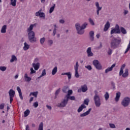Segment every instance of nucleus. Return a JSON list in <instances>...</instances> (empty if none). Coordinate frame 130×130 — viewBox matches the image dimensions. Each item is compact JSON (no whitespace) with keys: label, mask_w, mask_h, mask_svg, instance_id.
<instances>
[{"label":"nucleus","mask_w":130,"mask_h":130,"mask_svg":"<svg viewBox=\"0 0 130 130\" xmlns=\"http://www.w3.org/2000/svg\"><path fill=\"white\" fill-rule=\"evenodd\" d=\"M34 26H35V24H30L27 29V37L30 43H34L37 41V39L35 37V32L32 30L34 28Z\"/></svg>","instance_id":"nucleus-1"},{"label":"nucleus","mask_w":130,"mask_h":130,"mask_svg":"<svg viewBox=\"0 0 130 130\" xmlns=\"http://www.w3.org/2000/svg\"><path fill=\"white\" fill-rule=\"evenodd\" d=\"M120 42H121V40L117 39L115 37H113L110 42L111 48L112 49H115L116 48H117V47L119 46Z\"/></svg>","instance_id":"nucleus-2"},{"label":"nucleus","mask_w":130,"mask_h":130,"mask_svg":"<svg viewBox=\"0 0 130 130\" xmlns=\"http://www.w3.org/2000/svg\"><path fill=\"white\" fill-rule=\"evenodd\" d=\"M93 100L96 107H100L101 106V99L98 93L95 94L93 97Z\"/></svg>","instance_id":"nucleus-3"},{"label":"nucleus","mask_w":130,"mask_h":130,"mask_svg":"<svg viewBox=\"0 0 130 130\" xmlns=\"http://www.w3.org/2000/svg\"><path fill=\"white\" fill-rule=\"evenodd\" d=\"M130 104V98L129 97H125L123 99L121 102V105L123 107H127Z\"/></svg>","instance_id":"nucleus-4"},{"label":"nucleus","mask_w":130,"mask_h":130,"mask_svg":"<svg viewBox=\"0 0 130 130\" xmlns=\"http://www.w3.org/2000/svg\"><path fill=\"white\" fill-rule=\"evenodd\" d=\"M76 29L77 31L78 34L79 35H83L85 33V30L81 27V24L80 23H77L75 24Z\"/></svg>","instance_id":"nucleus-5"},{"label":"nucleus","mask_w":130,"mask_h":130,"mask_svg":"<svg viewBox=\"0 0 130 130\" xmlns=\"http://www.w3.org/2000/svg\"><path fill=\"white\" fill-rule=\"evenodd\" d=\"M38 60H39L38 58H36L35 59L34 62L31 64L35 71H38V70H39V68H40V63L38 62Z\"/></svg>","instance_id":"nucleus-6"},{"label":"nucleus","mask_w":130,"mask_h":130,"mask_svg":"<svg viewBox=\"0 0 130 130\" xmlns=\"http://www.w3.org/2000/svg\"><path fill=\"white\" fill-rule=\"evenodd\" d=\"M111 34H120V29L118 24H116L114 28H111Z\"/></svg>","instance_id":"nucleus-7"},{"label":"nucleus","mask_w":130,"mask_h":130,"mask_svg":"<svg viewBox=\"0 0 130 130\" xmlns=\"http://www.w3.org/2000/svg\"><path fill=\"white\" fill-rule=\"evenodd\" d=\"M68 102H69V98L64 97V98L62 100L60 104H58V107H66L68 105Z\"/></svg>","instance_id":"nucleus-8"},{"label":"nucleus","mask_w":130,"mask_h":130,"mask_svg":"<svg viewBox=\"0 0 130 130\" xmlns=\"http://www.w3.org/2000/svg\"><path fill=\"white\" fill-rule=\"evenodd\" d=\"M75 77V78H80V74L78 70H79V62L77 61L74 66Z\"/></svg>","instance_id":"nucleus-9"},{"label":"nucleus","mask_w":130,"mask_h":130,"mask_svg":"<svg viewBox=\"0 0 130 130\" xmlns=\"http://www.w3.org/2000/svg\"><path fill=\"white\" fill-rule=\"evenodd\" d=\"M93 66L97 70H102V66L98 60H94L92 62Z\"/></svg>","instance_id":"nucleus-10"},{"label":"nucleus","mask_w":130,"mask_h":130,"mask_svg":"<svg viewBox=\"0 0 130 130\" xmlns=\"http://www.w3.org/2000/svg\"><path fill=\"white\" fill-rule=\"evenodd\" d=\"M35 16L36 17H39L40 18H41L42 19H45V13H44V12H42L41 10L36 12Z\"/></svg>","instance_id":"nucleus-11"},{"label":"nucleus","mask_w":130,"mask_h":130,"mask_svg":"<svg viewBox=\"0 0 130 130\" xmlns=\"http://www.w3.org/2000/svg\"><path fill=\"white\" fill-rule=\"evenodd\" d=\"M9 94L10 103H12V102H13V98L15 97V91L11 89L9 91Z\"/></svg>","instance_id":"nucleus-12"},{"label":"nucleus","mask_w":130,"mask_h":130,"mask_svg":"<svg viewBox=\"0 0 130 130\" xmlns=\"http://www.w3.org/2000/svg\"><path fill=\"white\" fill-rule=\"evenodd\" d=\"M119 76H122L123 78H127L128 77V69H125L124 73L122 72V74H120V72H119Z\"/></svg>","instance_id":"nucleus-13"},{"label":"nucleus","mask_w":130,"mask_h":130,"mask_svg":"<svg viewBox=\"0 0 130 130\" xmlns=\"http://www.w3.org/2000/svg\"><path fill=\"white\" fill-rule=\"evenodd\" d=\"M86 52L87 54V56L88 57H91L94 55V54L92 52V48L91 47H88L86 50Z\"/></svg>","instance_id":"nucleus-14"},{"label":"nucleus","mask_w":130,"mask_h":130,"mask_svg":"<svg viewBox=\"0 0 130 130\" xmlns=\"http://www.w3.org/2000/svg\"><path fill=\"white\" fill-rule=\"evenodd\" d=\"M30 48V45L28 44L26 42H25L23 43V49L24 50V51H27L28 49Z\"/></svg>","instance_id":"nucleus-15"},{"label":"nucleus","mask_w":130,"mask_h":130,"mask_svg":"<svg viewBox=\"0 0 130 130\" xmlns=\"http://www.w3.org/2000/svg\"><path fill=\"white\" fill-rule=\"evenodd\" d=\"M91 110H92V109L90 108L88 109V110L82 114H80L81 117H84L85 116H87V115H89L90 114V112H91Z\"/></svg>","instance_id":"nucleus-16"},{"label":"nucleus","mask_w":130,"mask_h":130,"mask_svg":"<svg viewBox=\"0 0 130 130\" xmlns=\"http://www.w3.org/2000/svg\"><path fill=\"white\" fill-rule=\"evenodd\" d=\"M120 95H121V93H120V92H118L116 93V96L114 99L115 102H118L119 101V99H120Z\"/></svg>","instance_id":"nucleus-17"},{"label":"nucleus","mask_w":130,"mask_h":130,"mask_svg":"<svg viewBox=\"0 0 130 130\" xmlns=\"http://www.w3.org/2000/svg\"><path fill=\"white\" fill-rule=\"evenodd\" d=\"M109 28H110V23L109 22V21H107L105 25L104 31L105 32H106V31H107V30H108Z\"/></svg>","instance_id":"nucleus-18"},{"label":"nucleus","mask_w":130,"mask_h":130,"mask_svg":"<svg viewBox=\"0 0 130 130\" xmlns=\"http://www.w3.org/2000/svg\"><path fill=\"white\" fill-rule=\"evenodd\" d=\"M115 67V64H113L111 67L108 68L107 69L105 70V73L106 74H107L108 73H109V72H111V71H112V70H113V68H114Z\"/></svg>","instance_id":"nucleus-19"},{"label":"nucleus","mask_w":130,"mask_h":130,"mask_svg":"<svg viewBox=\"0 0 130 130\" xmlns=\"http://www.w3.org/2000/svg\"><path fill=\"white\" fill-rule=\"evenodd\" d=\"M16 90L19 93V95L20 99L21 100H23V95L22 94V90H21V88H20V87L17 86L16 88Z\"/></svg>","instance_id":"nucleus-20"},{"label":"nucleus","mask_w":130,"mask_h":130,"mask_svg":"<svg viewBox=\"0 0 130 130\" xmlns=\"http://www.w3.org/2000/svg\"><path fill=\"white\" fill-rule=\"evenodd\" d=\"M61 76H67L68 80H71V79H72V74L71 72L62 73H61Z\"/></svg>","instance_id":"nucleus-21"},{"label":"nucleus","mask_w":130,"mask_h":130,"mask_svg":"<svg viewBox=\"0 0 130 130\" xmlns=\"http://www.w3.org/2000/svg\"><path fill=\"white\" fill-rule=\"evenodd\" d=\"M24 79L25 82H31L32 78L28 76V74L25 73L24 74Z\"/></svg>","instance_id":"nucleus-22"},{"label":"nucleus","mask_w":130,"mask_h":130,"mask_svg":"<svg viewBox=\"0 0 130 130\" xmlns=\"http://www.w3.org/2000/svg\"><path fill=\"white\" fill-rule=\"evenodd\" d=\"M85 108H86L85 105L84 104H82L79 107L77 110V112L80 113V112H82V111H83V109H85Z\"/></svg>","instance_id":"nucleus-23"},{"label":"nucleus","mask_w":130,"mask_h":130,"mask_svg":"<svg viewBox=\"0 0 130 130\" xmlns=\"http://www.w3.org/2000/svg\"><path fill=\"white\" fill-rule=\"evenodd\" d=\"M80 90L83 92V93H85L86 91L88 90V87H87L86 85H84L81 86V88H80Z\"/></svg>","instance_id":"nucleus-24"},{"label":"nucleus","mask_w":130,"mask_h":130,"mask_svg":"<svg viewBox=\"0 0 130 130\" xmlns=\"http://www.w3.org/2000/svg\"><path fill=\"white\" fill-rule=\"evenodd\" d=\"M18 60V59L17 58V57L15 55H12L11 56V58L10 60V62H14L15 61H17Z\"/></svg>","instance_id":"nucleus-25"},{"label":"nucleus","mask_w":130,"mask_h":130,"mask_svg":"<svg viewBox=\"0 0 130 130\" xmlns=\"http://www.w3.org/2000/svg\"><path fill=\"white\" fill-rule=\"evenodd\" d=\"M1 32L3 34L7 32V25H4L2 26Z\"/></svg>","instance_id":"nucleus-26"},{"label":"nucleus","mask_w":130,"mask_h":130,"mask_svg":"<svg viewBox=\"0 0 130 130\" xmlns=\"http://www.w3.org/2000/svg\"><path fill=\"white\" fill-rule=\"evenodd\" d=\"M46 41V38L45 37L41 38L40 40V43L41 45H44V43Z\"/></svg>","instance_id":"nucleus-27"},{"label":"nucleus","mask_w":130,"mask_h":130,"mask_svg":"<svg viewBox=\"0 0 130 130\" xmlns=\"http://www.w3.org/2000/svg\"><path fill=\"white\" fill-rule=\"evenodd\" d=\"M56 73H57V67H55L52 70L51 74L52 76H54Z\"/></svg>","instance_id":"nucleus-28"},{"label":"nucleus","mask_w":130,"mask_h":130,"mask_svg":"<svg viewBox=\"0 0 130 130\" xmlns=\"http://www.w3.org/2000/svg\"><path fill=\"white\" fill-rule=\"evenodd\" d=\"M44 76H46V70L44 69L42 72L41 75L38 77V79H40L42 78V77H44Z\"/></svg>","instance_id":"nucleus-29"},{"label":"nucleus","mask_w":130,"mask_h":130,"mask_svg":"<svg viewBox=\"0 0 130 130\" xmlns=\"http://www.w3.org/2000/svg\"><path fill=\"white\" fill-rule=\"evenodd\" d=\"M125 66H126L125 64H123L121 66V68H120V71H119L120 75L122 74V73H123V70H124V68H125Z\"/></svg>","instance_id":"nucleus-30"},{"label":"nucleus","mask_w":130,"mask_h":130,"mask_svg":"<svg viewBox=\"0 0 130 130\" xmlns=\"http://www.w3.org/2000/svg\"><path fill=\"white\" fill-rule=\"evenodd\" d=\"M95 6L96 8V10H99L101 11V10H102V7L100 6V5H99V3L98 2H95Z\"/></svg>","instance_id":"nucleus-31"},{"label":"nucleus","mask_w":130,"mask_h":130,"mask_svg":"<svg viewBox=\"0 0 130 130\" xmlns=\"http://www.w3.org/2000/svg\"><path fill=\"white\" fill-rule=\"evenodd\" d=\"M89 35H90V40L91 41H93V40H94V32L93 31H90Z\"/></svg>","instance_id":"nucleus-32"},{"label":"nucleus","mask_w":130,"mask_h":130,"mask_svg":"<svg viewBox=\"0 0 130 130\" xmlns=\"http://www.w3.org/2000/svg\"><path fill=\"white\" fill-rule=\"evenodd\" d=\"M34 96L36 98H37V95H38V91H35L32 92H30L29 94V96Z\"/></svg>","instance_id":"nucleus-33"},{"label":"nucleus","mask_w":130,"mask_h":130,"mask_svg":"<svg viewBox=\"0 0 130 130\" xmlns=\"http://www.w3.org/2000/svg\"><path fill=\"white\" fill-rule=\"evenodd\" d=\"M10 5H11L12 7H16V5H17V0H10Z\"/></svg>","instance_id":"nucleus-34"},{"label":"nucleus","mask_w":130,"mask_h":130,"mask_svg":"<svg viewBox=\"0 0 130 130\" xmlns=\"http://www.w3.org/2000/svg\"><path fill=\"white\" fill-rule=\"evenodd\" d=\"M120 32H121L122 34H126L127 33L126 30L123 27H120Z\"/></svg>","instance_id":"nucleus-35"},{"label":"nucleus","mask_w":130,"mask_h":130,"mask_svg":"<svg viewBox=\"0 0 130 130\" xmlns=\"http://www.w3.org/2000/svg\"><path fill=\"white\" fill-rule=\"evenodd\" d=\"M72 94H73V90H69L68 94L66 95L65 97H66L67 98H68V99H69L70 98V96H71V95H72Z\"/></svg>","instance_id":"nucleus-36"},{"label":"nucleus","mask_w":130,"mask_h":130,"mask_svg":"<svg viewBox=\"0 0 130 130\" xmlns=\"http://www.w3.org/2000/svg\"><path fill=\"white\" fill-rule=\"evenodd\" d=\"M24 117H27L29 114H30V110H26L24 112Z\"/></svg>","instance_id":"nucleus-37"},{"label":"nucleus","mask_w":130,"mask_h":130,"mask_svg":"<svg viewBox=\"0 0 130 130\" xmlns=\"http://www.w3.org/2000/svg\"><path fill=\"white\" fill-rule=\"evenodd\" d=\"M55 8V4L53 5V6L51 7L50 8L49 10V14H51L52 13V12H53L54 11V9Z\"/></svg>","instance_id":"nucleus-38"},{"label":"nucleus","mask_w":130,"mask_h":130,"mask_svg":"<svg viewBox=\"0 0 130 130\" xmlns=\"http://www.w3.org/2000/svg\"><path fill=\"white\" fill-rule=\"evenodd\" d=\"M105 99L106 101H107L108 99H109V93L108 92H106V93L104 95Z\"/></svg>","instance_id":"nucleus-39"},{"label":"nucleus","mask_w":130,"mask_h":130,"mask_svg":"<svg viewBox=\"0 0 130 130\" xmlns=\"http://www.w3.org/2000/svg\"><path fill=\"white\" fill-rule=\"evenodd\" d=\"M0 71L2 72H6V71H7V67L5 66H0Z\"/></svg>","instance_id":"nucleus-40"},{"label":"nucleus","mask_w":130,"mask_h":130,"mask_svg":"<svg viewBox=\"0 0 130 130\" xmlns=\"http://www.w3.org/2000/svg\"><path fill=\"white\" fill-rule=\"evenodd\" d=\"M129 49H130V40L129 41V43H128V45L127 46V48H126V50H125V51L124 52V53L125 54L127 53V52L129 50Z\"/></svg>","instance_id":"nucleus-41"},{"label":"nucleus","mask_w":130,"mask_h":130,"mask_svg":"<svg viewBox=\"0 0 130 130\" xmlns=\"http://www.w3.org/2000/svg\"><path fill=\"white\" fill-rule=\"evenodd\" d=\"M87 26H88V23L85 22L82 25V26H81V27L84 30V29H86Z\"/></svg>","instance_id":"nucleus-42"},{"label":"nucleus","mask_w":130,"mask_h":130,"mask_svg":"<svg viewBox=\"0 0 130 130\" xmlns=\"http://www.w3.org/2000/svg\"><path fill=\"white\" fill-rule=\"evenodd\" d=\"M88 21H89L90 24L91 25H92V26L95 25V23H94V21H93V19H92L91 18H89Z\"/></svg>","instance_id":"nucleus-43"},{"label":"nucleus","mask_w":130,"mask_h":130,"mask_svg":"<svg viewBox=\"0 0 130 130\" xmlns=\"http://www.w3.org/2000/svg\"><path fill=\"white\" fill-rule=\"evenodd\" d=\"M38 130H43V122L40 123Z\"/></svg>","instance_id":"nucleus-44"},{"label":"nucleus","mask_w":130,"mask_h":130,"mask_svg":"<svg viewBox=\"0 0 130 130\" xmlns=\"http://www.w3.org/2000/svg\"><path fill=\"white\" fill-rule=\"evenodd\" d=\"M30 75H33V74H36V71L34 70L33 68H30Z\"/></svg>","instance_id":"nucleus-45"},{"label":"nucleus","mask_w":130,"mask_h":130,"mask_svg":"<svg viewBox=\"0 0 130 130\" xmlns=\"http://www.w3.org/2000/svg\"><path fill=\"white\" fill-rule=\"evenodd\" d=\"M48 44L49 46H52V44H53V41L52 40H49L48 41Z\"/></svg>","instance_id":"nucleus-46"},{"label":"nucleus","mask_w":130,"mask_h":130,"mask_svg":"<svg viewBox=\"0 0 130 130\" xmlns=\"http://www.w3.org/2000/svg\"><path fill=\"white\" fill-rule=\"evenodd\" d=\"M109 126L111 128H116V126L113 123H109Z\"/></svg>","instance_id":"nucleus-47"},{"label":"nucleus","mask_w":130,"mask_h":130,"mask_svg":"<svg viewBox=\"0 0 130 130\" xmlns=\"http://www.w3.org/2000/svg\"><path fill=\"white\" fill-rule=\"evenodd\" d=\"M39 105V104H38V102H36L34 103V104H33V106L35 108H37V107H38Z\"/></svg>","instance_id":"nucleus-48"},{"label":"nucleus","mask_w":130,"mask_h":130,"mask_svg":"<svg viewBox=\"0 0 130 130\" xmlns=\"http://www.w3.org/2000/svg\"><path fill=\"white\" fill-rule=\"evenodd\" d=\"M107 53L109 54V55H111V54H112V50L110 48H109L107 51Z\"/></svg>","instance_id":"nucleus-49"},{"label":"nucleus","mask_w":130,"mask_h":130,"mask_svg":"<svg viewBox=\"0 0 130 130\" xmlns=\"http://www.w3.org/2000/svg\"><path fill=\"white\" fill-rule=\"evenodd\" d=\"M60 92V88H59V89H58L56 91V92H55V96H57V95H58V94H59Z\"/></svg>","instance_id":"nucleus-50"},{"label":"nucleus","mask_w":130,"mask_h":130,"mask_svg":"<svg viewBox=\"0 0 130 130\" xmlns=\"http://www.w3.org/2000/svg\"><path fill=\"white\" fill-rule=\"evenodd\" d=\"M85 68L88 70V71H91V70H92V67L90 65L86 66Z\"/></svg>","instance_id":"nucleus-51"},{"label":"nucleus","mask_w":130,"mask_h":130,"mask_svg":"<svg viewBox=\"0 0 130 130\" xmlns=\"http://www.w3.org/2000/svg\"><path fill=\"white\" fill-rule=\"evenodd\" d=\"M84 104H86V105H89V100L88 99H85L84 102Z\"/></svg>","instance_id":"nucleus-52"},{"label":"nucleus","mask_w":130,"mask_h":130,"mask_svg":"<svg viewBox=\"0 0 130 130\" xmlns=\"http://www.w3.org/2000/svg\"><path fill=\"white\" fill-rule=\"evenodd\" d=\"M69 99H70V100L74 101L75 100L76 98H75L74 96H69Z\"/></svg>","instance_id":"nucleus-53"},{"label":"nucleus","mask_w":130,"mask_h":130,"mask_svg":"<svg viewBox=\"0 0 130 130\" xmlns=\"http://www.w3.org/2000/svg\"><path fill=\"white\" fill-rule=\"evenodd\" d=\"M56 34V28H54L53 31V36H55Z\"/></svg>","instance_id":"nucleus-54"},{"label":"nucleus","mask_w":130,"mask_h":130,"mask_svg":"<svg viewBox=\"0 0 130 130\" xmlns=\"http://www.w3.org/2000/svg\"><path fill=\"white\" fill-rule=\"evenodd\" d=\"M64 20L63 19H60L59 20V22L60 23V24H64Z\"/></svg>","instance_id":"nucleus-55"},{"label":"nucleus","mask_w":130,"mask_h":130,"mask_svg":"<svg viewBox=\"0 0 130 130\" xmlns=\"http://www.w3.org/2000/svg\"><path fill=\"white\" fill-rule=\"evenodd\" d=\"M5 107V104H2L0 105V109H4Z\"/></svg>","instance_id":"nucleus-56"},{"label":"nucleus","mask_w":130,"mask_h":130,"mask_svg":"<svg viewBox=\"0 0 130 130\" xmlns=\"http://www.w3.org/2000/svg\"><path fill=\"white\" fill-rule=\"evenodd\" d=\"M46 107L47 108V109H49V110H51V109H52V107H51V106H49V105H46Z\"/></svg>","instance_id":"nucleus-57"},{"label":"nucleus","mask_w":130,"mask_h":130,"mask_svg":"<svg viewBox=\"0 0 130 130\" xmlns=\"http://www.w3.org/2000/svg\"><path fill=\"white\" fill-rule=\"evenodd\" d=\"M34 100V98L31 97L29 100V103H31V102H32V101H33Z\"/></svg>","instance_id":"nucleus-58"},{"label":"nucleus","mask_w":130,"mask_h":130,"mask_svg":"<svg viewBox=\"0 0 130 130\" xmlns=\"http://www.w3.org/2000/svg\"><path fill=\"white\" fill-rule=\"evenodd\" d=\"M25 130H29V125H26L25 126Z\"/></svg>","instance_id":"nucleus-59"},{"label":"nucleus","mask_w":130,"mask_h":130,"mask_svg":"<svg viewBox=\"0 0 130 130\" xmlns=\"http://www.w3.org/2000/svg\"><path fill=\"white\" fill-rule=\"evenodd\" d=\"M124 15H127V14H128V11L124 10Z\"/></svg>","instance_id":"nucleus-60"},{"label":"nucleus","mask_w":130,"mask_h":130,"mask_svg":"<svg viewBox=\"0 0 130 130\" xmlns=\"http://www.w3.org/2000/svg\"><path fill=\"white\" fill-rule=\"evenodd\" d=\"M100 11H101V10H96V15L98 16H99Z\"/></svg>","instance_id":"nucleus-61"},{"label":"nucleus","mask_w":130,"mask_h":130,"mask_svg":"<svg viewBox=\"0 0 130 130\" xmlns=\"http://www.w3.org/2000/svg\"><path fill=\"white\" fill-rule=\"evenodd\" d=\"M96 38H98V39H99V38H100V34H98L96 35Z\"/></svg>","instance_id":"nucleus-62"},{"label":"nucleus","mask_w":130,"mask_h":130,"mask_svg":"<svg viewBox=\"0 0 130 130\" xmlns=\"http://www.w3.org/2000/svg\"><path fill=\"white\" fill-rule=\"evenodd\" d=\"M102 43H100V46L98 47V48H102Z\"/></svg>","instance_id":"nucleus-63"},{"label":"nucleus","mask_w":130,"mask_h":130,"mask_svg":"<svg viewBox=\"0 0 130 130\" xmlns=\"http://www.w3.org/2000/svg\"><path fill=\"white\" fill-rule=\"evenodd\" d=\"M18 78H19V75H16L15 76V79H18Z\"/></svg>","instance_id":"nucleus-64"}]
</instances>
